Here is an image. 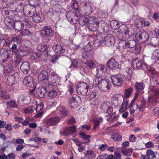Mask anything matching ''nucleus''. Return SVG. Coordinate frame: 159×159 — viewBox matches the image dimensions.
<instances>
[{
    "instance_id": "obj_1",
    "label": "nucleus",
    "mask_w": 159,
    "mask_h": 159,
    "mask_svg": "<svg viewBox=\"0 0 159 159\" xmlns=\"http://www.w3.org/2000/svg\"><path fill=\"white\" fill-rule=\"evenodd\" d=\"M86 21L88 22L87 26L90 30L96 31L98 30L100 21L97 18L93 16H90L87 19Z\"/></svg>"
},
{
    "instance_id": "obj_2",
    "label": "nucleus",
    "mask_w": 159,
    "mask_h": 159,
    "mask_svg": "<svg viewBox=\"0 0 159 159\" xmlns=\"http://www.w3.org/2000/svg\"><path fill=\"white\" fill-rule=\"evenodd\" d=\"M89 88L87 84L84 82L80 83L76 87L75 89L79 94L85 95H86Z\"/></svg>"
},
{
    "instance_id": "obj_3",
    "label": "nucleus",
    "mask_w": 159,
    "mask_h": 159,
    "mask_svg": "<svg viewBox=\"0 0 159 159\" xmlns=\"http://www.w3.org/2000/svg\"><path fill=\"white\" fill-rule=\"evenodd\" d=\"M59 79L58 76L54 74L49 75L48 79V83L45 84L46 86H55L58 82Z\"/></svg>"
},
{
    "instance_id": "obj_4",
    "label": "nucleus",
    "mask_w": 159,
    "mask_h": 159,
    "mask_svg": "<svg viewBox=\"0 0 159 159\" xmlns=\"http://www.w3.org/2000/svg\"><path fill=\"white\" fill-rule=\"evenodd\" d=\"M100 108L104 112L110 114L112 112L113 109L112 105L108 101H105L102 103Z\"/></svg>"
},
{
    "instance_id": "obj_5",
    "label": "nucleus",
    "mask_w": 159,
    "mask_h": 159,
    "mask_svg": "<svg viewBox=\"0 0 159 159\" xmlns=\"http://www.w3.org/2000/svg\"><path fill=\"white\" fill-rule=\"evenodd\" d=\"M24 84L29 87L34 88L35 82L34 79L30 75L25 76L23 80Z\"/></svg>"
},
{
    "instance_id": "obj_6",
    "label": "nucleus",
    "mask_w": 159,
    "mask_h": 159,
    "mask_svg": "<svg viewBox=\"0 0 159 159\" xmlns=\"http://www.w3.org/2000/svg\"><path fill=\"white\" fill-rule=\"evenodd\" d=\"M33 104L34 111H36L37 113L35 117H41L43 114L44 106L43 103H40L38 105L35 103H33Z\"/></svg>"
},
{
    "instance_id": "obj_7",
    "label": "nucleus",
    "mask_w": 159,
    "mask_h": 159,
    "mask_svg": "<svg viewBox=\"0 0 159 159\" xmlns=\"http://www.w3.org/2000/svg\"><path fill=\"white\" fill-rule=\"evenodd\" d=\"M28 12V14L30 16L35 13V8L33 5L30 4L24 6L23 9V16H25L26 15V13H27Z\"/></svg>"
},
{
    "instance_id": "obj_8",
    "label": "nucleus",
    "mask_w": 159,
    "mask_h": 159,
    "mask_svg": "<svg viewBox=\"0 0 159 159\" xmlns=\"http://www.w3.org/2000/svg\"><path fill=\"white\" fill-rule=\"evenodd\" d=\"M111 79L112 83L114 85L119 86L122 83V78L121 76L119 75H112L111 76Z\"/></svg>"
},
{
    "instance_id": "obj_9",
    "label": "nucleus",
    "mask_w": 159,
    "mask_h": 159,
    "mask_svg": "<svg viewBox=\"0 0 159 159\" xmlns=\"http://www.w3.org/2000/svg\"><path fill=\"white\" fill-rule=\"evenodd\" d=\"M60 120V118L58 116L53 117L47 119L45 121V124L47 127L56 125Z\"/></svg>"
},
{
    "instance_id": "obj_10",
    "label": "nucleus",
    "mask_w": 159,
    "mask_h": 159,
    "mask_svg": "<svg viewBox=\"0 0 159 159\" xmlns=\"http://www.w3.org/2000/svg\"><path fill=\"white\" fill-rule=\"evenodd\" d=\"M52 49L56 53L58 54H61L65 51L64 46L59 44L53 45L52 47Z\"/></svg>"
},
{
    "instance_id": "obj_11",
    "label": "nucleus",
    "mask_w": 159,
    "mask_h": 159,
    "mask_svg": "<svg viewBox=\"0 0 159 159\" xmlns=\"http://www.w3.org/2000/svg\"><path fill=\"white\" fill-rule=\"evenodd\" d=\"M99 89L102 91L107 92L110 88V85L109 82L104 80L98 86Z\"/></svg>"
},
{
    "instance_id": "obj_12",
    "label": "nucleus",
    "mask_w": 159,
    "mask_h": 159,
    "mask_svg": "<svg viewBox=\"0 0 159 159\" xmlns=\"http://www.w3.org/2000/svg\"><path fill=\"white\" fill-rule=\"evenodd\" d=\"M119 65L118 63L114 59L109 60L107 63V66L109 68L114 70L118 68Z\"/></svg>"
},
{
    "instance_id": "obj_13",
    "label": "nucleus",
    "mask_w": 159,
    "mask_h": 159,
    "mask_svg": "<svg viewBox=\"0 0 159 159\" xmlns=\"http://www.w3.org/2000/svg\"><path fill=\"white\" fill-rule=\"evenodd\" d=\"M66 18L70 23L75 24L76 22L78 17L74 12H70L67 14Z\"/></svg>"
},
{
    "instance_id": "obj_14",
    "label": "nucleus",
    "mask_w": 159,
    "mask_h": 159,
    "mask_svg": "<svg viewBox=\"0 0 159 159\" xmlns=\"http://www.w3.org/2000/svg\"><path fill=\"white\" fill-rule=\"evenodd\" d=\"M13 28L16 32L20 31L23 28L24 24L20 20H17L14 23Z\"/></svg>"
},
{
    "instance_id": "obj_15",
    "label": "nucleus",
    "mask_w": 159,
    "mask_h": 159,
    "mask_svg": "<svg viewBox=\"0 0 159 159\" xmlns=\"http://www.w3.org/2000/svg\"><path fill=\"white\" fill-rule=\"evenodd\" d=\"M45 84H43V87L38 89L36 92L37 93L40 98H43L47 90V87L45 86Z\"/></svg>"
},
{
    "instance_id": "obj_16",
    "label": "nucleus",
    "mask_w": 159,
    "mask_h": 159,
    "mask_svg": "<svg viewBox=\"0 0 159 159\" xmlns=\"http://www.w3.org/2000/svg\"><path fill=\"white\" fill-rule=\"evenodd\" d=\"M20 69L24 74H27L30 69L29 63L27 61L23 62L21 65Z\"/></svg>"
},
{
    "instance_id": "obj_17",
    "label": "nucleus",
    "mask_w": 159,
    "mask_h": 159,
    "mask_svg": "<svg viewBox=\"0 0 159 159\" xmlns=\"http://www.w3.org/2000/svg\"><path fill=\"white\" fill-rule=\"evenodd\" d=\"M48 72L43 70L41 71L39 75L38 80L39 81H41L45 80H48Z\"/></svg>"
},
{
    "instance_id": "obj_18",
    "label": "nucleus",
    "mask_w": 159,
    "mask_h": 159,
    "mask_svg": "<svg viewBox=\"0 0 159 159\" xmlns=\"http://www.w3.org/2000/svg\"><path fill=\"white\" fill-rule=\"evenodd\" d=\"M104 80L102 79V75H96L94 80H93V85L94 87L99 86Z\"/></svg>"
},
{
    "instance_id": "obj_19",
    "label": "nucleus",
    "mask_w": 159,
    "mask_h": 159,
    "mask_svg": "<svg viewBox=\"0 0 159 159\" xmlns=\"http://www.w3.org/2000/svg\"><path fill=\"white\" fill-rule=\"evenodd\" d=\"M104 41L106 45L110 46L114 43V37L113 36L108 35L105 37Z\"/></svg>"
},
{
    "instance_id": "obj_20",
    "label": "nucleus",
    "mask_w": 159,
    "mask_h": 159,
    "mask_svg": "<svg viewBox=\"0 0 159 159\" xmlns=\"http://www.w3.org/2000/svg\"><path fill=\"white\" fill-rule=\"evenodd\" d=\"M30 16L32 17L33 21L36 23L42 22L43 20V18L42 15L37 14L36 13L33 14V15L31 16Z\"/></svg>"
},
{
    "instance_id": "obj_21",
    "label": "nucleus",
    "mask_w": 159,
    "mask_h": 159,
    "mask_svg": "<svg viewBox=\"0 0 159 159\" xmlns=\"http://www.w3.org/2000/svg\"><path fill=\"white\" fill-rule=\"evenodd\" d=\"M132 65L134 69H139L141 68L142 64L141 61L138 59H135L132 61Z\"/></svg>"
},
{
    "instance_id": "obj_22",
    "label": "nucleus",
    "mask_w": 159,
    "mask_h": 159,
    "mask_svg": "<svg viewBox=\"0 0 159 159\" xmlns=\"http://www.w3.org/2000/svg\"><path fill=\"white\" fill-rule=\"evenodd\" d=\"M157 153V152H154L152 149L148 150L146 151V155L149 159H153L156 157Z\"/></svg>"
},
{
    "instance_id": "obj_23",
    "label": "nucleus",
    "mask_w": 159,
    "mask_h": 159,
    "mask_svg": "<svg viewBox=\"0 0 159 159\" xmlns=\"http://www.w3.org/2000/svg\"><path fill=\"white\" fill-rule=\"evenodd\" d=\"M42 31L46 37H48V35L52 32V30L49 26H45L43 27Z\"/></svg>"
},
{
    "instance_id": "obj_24",
    "label": "nucleus",
    "mask_w": 159,
    "mask_h": 159,
    "mask_svg": "<svg viewBox=\"0 0 159 159\" xmlns=\"http://www.w3.org/2000/svg\"><path fill=\"white\" fill-rule=\"evenodd\" d=\"M14 20V19L13 20H12V19H10L9 17H7L4 19V21L5 24L9 28H11L12 27H13V21Z\"/></svg>"
},
{
    "instance_id": "obj_25",
    "label": "nucleus",
    "mask_w": 159,
    "mask_h": 159,
    "mask_svg": "<svg viewBox=\"0 0 159 159\" xmlns=\"http://www.w3.org/2000/svg\"><path fill=\"white\" fill-rule=\"evenodd\" d=\"M132 71L130 68H127L125 71L124 77L126 81H129L131 78Z\"/></svg>"
},
{
    "instance_id": "obj_26",
    "label": "nucleus",
    "mask_w": 159,
    "mask_h": 159,
    "mask_svg": "<svg viewBox=\"0 0 159 159\" xmlns=\"http://www.w3.org/2000/svg\"><path fill=\"white\" fill-rule=\"evenodd\" d=\"M30 97L29 96H24L21 95L19 97V101H20L23 104H26L29 103L30 102Z\"/></svg>"
},
{
    "instance_id": "obj_27",
    "label": "nucleus",
    "mask_w": 159,
    "mask_h": 159,
    "mask_svg": "<svg viewBox=\"0 0 159 159\" xmlns=\"http://www.w3.org/2000/svg\"><path fill=\"white\" fill-rule=\"evenodd\" d=\"M121 151L122 154L126 157H129L130 156L133 152V149L132 148H129L126 149L125 148H121Z\"/></svg>"
},
{
    "instance_id": "obj_28",
    "label": "nucleus",
    "mask_w": 159,
    "mask_h": 159,
    "mask_svg": "<svg viewBox=\"0 0 159 159\" xmlns=\"http://www.w3.org/2000/svg\"><path fill=\"white\" fill-rule=\"evenodd\" d=\"M43 57L40 53L34 52L30 55V58L32 60H41Z\"/></svg>"
},
{
    "instance_id": "obj_29",
    "label": "nucleus",
    "mask_w": 159,
    "mask_h": 159,
    "mask_svg": "<svg viewBox=\"0 0 159 159\" xmlns=\"http://www.w3.org/2000/svg\"><path fill=\"white\" fill-rule=\"evenodd\" d=\"M86 66L89 68L92 69L94 68L96 66V63L93 60H89L85 62Z\"/></svg>"
},
{
    "instance_id": "obj_30",
    "label": "nucleus",
    "mask_w": 159,
    "mask_h": 159,
    "mask_svg": "<svg viewBox=\"0 0 159 159\" xmlns=\"http://www.w3.org/2000/svg\"><path fill=\"white\" fill-rule=\"evenodd\" d=\"M102 121V119L101 117H99L93 120L94 127L93 129L96 130L99 126L100 123Z\"/></svg>"
},
{
    "instance_id": "obj_31",
    "label": "nucleus",
    "mask_w": 159,
    "mask_h": 159,
    "mask_svg": "<svg viewBox=\"0 0 159 159\" xmlns=\"http://www.w3.org/2000/svg\"><path fill=\"white\" fill-rule=\"evenodd\" d=\"M0 97L2 98L6 99L9 97L7 93L4 91L0 84Z\"/></svg>"
},
{
    "instance_id": "obj_32",
    "label": "nucleus",
    "mask_w": 159,
    "mask_h": 159,
    "mask_svg": "<svg viewBox=\"0 0 159 159\" xmlns=\"http://www.w3.org/2000/svg\"><path fill=\"white\" fill-rule=\"evenodd\" d=\"M34 111L33 107V104L31 106H29L24 110V113L25 114H30L32 113Z\"/></svg>"
},
{
    "instance_id": "obj_33",
    "label": "nucleus",
    "mask_w": 159,
    "mask_h": 159,
    "mask_svg": "<svg viewBox=\"0 0 159 159\" xmlns=\"http://www.w3.org/2000/svg\"><path fill=\"white\" fill-rule=\"evenodd\" d=\"M143 36L145 38V37L148 38V35L147 33L146 32L142 33L141 32H139L136 34L135 37L137 39H143Z\"/></svg>"
},
{
    "instance_id": "obj_34",
    "label": "nucleus",
    "mask_w": 159,
    "mask_h": 159,
    "mask_svg": "<svg viewBox=\"0 0 159 159\" xmlns=\"http://www.w3.org/2000/svg\"><path fill=\"white\" fill-rule=\"evenodd\" d=\"M104 69V66L102 65H99L96 67V75H102Z\"/></svg>"
},
{
    "instance_id": "obj_35",
    "label": "nucleus",
    "mask_w": 159,
    "mask_h": 159,
    "mask_svg": "<svg viewBox=\"0 0 159 159\" xmlns=\"http://www.w3.org/2000/svg\"><path fill=\"white\" fill-rule=\"evenodd\" d=\"M111 139L114 141H120L122 140V135L120 133H117L111 136Z\"/></svg>"
},
{
    "instance_id": "obj_36",
    "label": "nucleus",
    "mask_w": 159,
    "mask_h": 159,
    "mask_svg": "<svg viewBox=\"0 0 159 159\" xmlns=\"http://www.w3.org/2000/svg\"><path fill=\"white\" fill-rule=\"evenodd\" d=\"M144 87L145 85L143 83H136L135 84V87L138 91L142 90L144 89Z\"/></svg>"
},
{
    "instance_id": "obj_37",
    "label": "nucleus",
    "mask_w": 159,
    "mask_h": 159,
    "mask_svg": "<svg viewBox=\"0 0 159 159\" xmlns=\"http://www.w3.org/2000/svg\"><path fill=\"white\" fill-rule=\"evenodd\" d=\"M151 58L155 60H158L159 59V49H156L153 52Z\"/></svg>"
},
{
    "instance_id": "obj_38",
    "label": "nucleus",
    "mask_w": 159,
    "mask_h": 159,
    "mask_svg": "<svg viewBox=\"0 0 159 159\" xmlns=\"http://www.w3.org/2000/svg\"><path fill=\"white\" fill-rule=\"evenodd\" d=\"M69 105L71 107L73 108L77 105V102L74 97H71L69 99Z\"/></svg>"
},
{
    "instance_id": "obj_39",
    "label": "nucleus",
    "mask_w": 159,
    "mask_h": 159,
    "mask_svg": "<svg viewBox=\"0 0 159 159\" xmlns=\"http://www.w3.org/2000/svg\"><path fill=\"white\" fill-rule=\"evenodd\" d=\"M70 134L72 135L73 137H75L76 135V128L75 126H72L68 127Z\"/></svg>"
},
{
    "instance_id": "obj_40",
    "label": "nucleus",
    "mask_w": 159,
    "mask_h": 159,
    "mask_svg": "<svg viewBox=\"0 0 159 159\" xmlns=\"http://www.w3.org/2000/svg\"><path fill=\"white\" fill-rule=\"evenodd\" d=\"M60 109V113L63 117H65L67 114V111L65 110V107L63 106L59 107Z\"/></svg>"
},
{
    "instance_id": "obj_41",
    "label": "nucleus",
    "mask_w": 159,
    "mask_h": 159,
    "mask_svg": "<svg viewBox=\"0 0 159 159\" xmlns=\"http://www.w3.org/2000/svg\"><path fill=\"white\" fill-rule=\"evenodd\" d=\"M83 5L85 7L84 9L88 13V14H90L91 13L92 10L90 5L89 4H88L87 3H83Z\"/></svg>"
},
{
    "instance_id": "obj_42",
    "label": "nucleus",
    "mask_w": 159,
    "mask_h": 159,
    "mask_svg": "<svg viewBox=\"0 0 159 159\" xmlns=\"http://www.w3.org/2000/svg\"><path fill=\"white\" fill-rule=\"evenodd\" d=\"M13 69V67L11 65H10L9 66L6 67L4 68V73L6 75H8L12 71Z\"/></svg>"
},
{
    "instance_id": "obj_43",
    "label": "nucleus",
    "mask_w": 159,
    "mask_h": 159,
    "mask_svg": "<svg viewBox=\"0 0 159 159\" xmlns=\"http://www.w3.org/2000/svg\"><path fill=\"white\" fill-rule=\"evenodd\" d=\"M136 42L134 40H129L127 43V48H132L136 45Z\"/></svg>"
},
{
    "instance_id": "obj_44",
    "label": "nucleus",
    "mask_w": 159,
    "mask_h": 159,
    "mask_svg": "<svg viewBox=\"0 0 159 159\" xmlns=\"http://www.w3.org/2000/svg\"><path fill=\"white\" fill-rule=\"evenodd\" d=\"M133 92V89L129 88L125 89V91L124 96L125 98H128L131 95Z\"/></svg>"
},
{
    "instance_id": "obj_45",
    "label": "nucleus",
    "mask_w": 159,
    "mask_h": 159,
    "mask_svg": "<svg viewBox=\"0 0 159 159\" xmlns=\"http://www.w3.org/2000/svg\"><path fill=\"white\" fill-rule=\"evenodd\" d=\"M47 46L45 44L38 45L37 49L38 50L42 52H44L47 48Z\"/></svg>"
},
{
    "instance_id": "obj_46",
    "label": "nucleus",
    "mask_w": 159,
    "mask_h": 159,
    "mask_svg": "<svg viewBox=\"0 0 159 159\" xmlns=\"http://www.w3.org/2000/svg\"><path fill=\"white\" fill-rule=\"evenodd\" d=\"M127 43L125 41L122 40L119 43V46L120 49H125L127 48Z\"/></svg>"
},
{
    "instance_id": "obj_47",
    "label": "nucleus",
    "mask_w": 159,
    "mask_h": 159,
    "mask_svg": "<svg viewBox=\"0 0 159 159\" xmlns=\"http://www.w3.org/2000/svg\"><path fill=\"white\" fill-rule=\"evenodd\" d=\"M7 104L9 107L17 108V106L14 101L11 100L7 101Z\"/></svg>"
},
{
    "instance_id": "obj_48",
    "label": "nucleus",
    "mask_w": 159,
    "mask_h": 159,
    "mask_svg": "<svg viewBox=\"0 0 159 159\" xmlns=\"http://www.w3.org/2000/svg\"><path fill=\"white\" fill-rule=\"evenodd\" d=\"M110 25L112 28L116 29L119 28V23L116 20H112L110 23Z\"/></svg>"
},
{
    "instance_id": "obj_49",
    "label": "nucleus",
    "mask_w": 159,
    "mask_h": 159,
    "mask_svg": "<svg viewBox=\"0 0 159 159\" xmlns=\"http://www.w3.org/2000/svg\"><path fill=\"white\" fill-rule=\"evenodd\" d=\"M15 81L13 79V76L9 75L7 79V83L8 85H12L14 83Z\"/></svg>"
},
{
    "instance_id": "obj_50",
    "label": "nucleus",
    "mask_w": 159,
    "mask_h": 159,
    "mask_svg": "<svg viewBox=\"0 0 159 159\" xmlns=\"http://www.w3.org/2000/svg\"><path fill=\"white\" fill-rule=\"evenodd\" d=\"M48 95L50 98H54L57 95V92L54 89H52L49 91L48 93Z\"/></svg>"
},
{
    "instance_id": "obj_51",
    "label": "nucleus",
    "mask_w": 159,
    "mask_h": 159,
    "mask_svg": "<svg viewBox=\"0 0 159 159\" xmlns=\"http://www.w3.org/2000/svg\"><path fill=\"white\" fill-rule=\"evenodd\" d=\"M20 34L22 36H25L26 35H30L31 34V33L28 30L25 29L23 30L21 32Z\"/></svg>"
},
{
    "instance_id": "obj_52",
    "label": "nucleus",
    "mask_w": 159,
    "mask_h": 159,
    "mask_svg": "<svg viewBox=\"0 0 159 159\" xmlns=\"http://www.w3.org/2000/svg\"><path fill=\"white\" fill-rule=\"evenodd\" d=\"M11 41L19 44L21 41V38L20 36H15L11 39Z\"/></svg>"
},
{
    "instance_id": "obj_53",
    "label": "nucleus",
    "mask_w": 159,
    "mask_h": 159,
    "mask_svg": "<svg viewBox=\"0 0 159 159\" xmlns=\"http://www.w3.org/2000/svg\"><path fill=\"white\" fill-rule=\"evenodd\" d=\"M71 64L70 67L76 68L78 64V62L76 59L71 60Z\"/></svg>"
},
{
    "instance_id": "obj_54",
    "label": "nucleus",
    "mask_w": 159,
    "mask_h": 159,
    "mask_svg": "<svg viewBox=\"0 0 159 159\" xmlns=\"http://www.w3.org/2000/svg\"><path fill=\"white\" fill-rule=\"evenodd\" d=\"M60 134L64 136H67L70 134L68 127L66 128L63 130H61L60 131Z\"/></svg>"
},
{
    "instance_id": "obj_55",
    "label": "nucleus",
    "mask_w": 159,
    "mask_h": 159,
    "mask_svg": "<svg viewBox=\"0 0 159 159\" xmlns=\"http://www.w3.org/2000/svg\"><path fill=\"white\" fill-rule=\"evenodd\" d=\"M98 91L97 90H93L90 94V97L91 98H96L98 95Z\"/></svg>"
},
{
    "instance_id": "obj_56",
    "label": "nucleus",
    "mask_w": 159,
    "mask_h": 159,
    "mask_svg": "<svg viewBox=\"0 0 159 159\" xmlns=\"http://www.w3.org/2000/svg\"><path fill=\"white\" fill-rule=\"evenodd\" d=\"M121 31L125 35L127 36L129 35V29L125 26H124Z\"/></svg>"
},
{
    "instance_id": "obj_57",
    "label": "nucleus",
    "mask_w": 159,
    "mask_h": 159,
    "mask_svg": "<svg viewBox=\"0 0 159 159\" xmlns=\"http://www.w3.org/2000/svg\"><path fill=\"white\" fill-rule=\"evenodd\" d=\"M146 106V104L145 102H143L141 105L139 106H138L137 105H136V107L138 108L140 111H143V109Z\"/></svg>"
},
{
    "instance_id": "obj_58",
    "label": "nucleus",
    "mask_w": 159,
    "mask_h": 159,
    "mask_svg": "<svg viewBox=\"0 0 159 159\" xmlns=\"http://www.w3.org/2000/svg\"><path fill=\"white\" fill-rule=\"evenodd\" d=\"M78 146L81 145V144L83 143V142H80L77 139H71Z\"/></svg>"
},
{
    "instance_id": "obj_59",
    "label": "nucleus",
    "mask_w": 159,
    "mask_h": 159,
    "mask_svg": "<svg viewBox=\"0 0 159 159\" xmlns=\"http://www.w3.org/2000/svg\"><path fill=\"white\" fill-rule=\"evenodd\" d=\"M145 146L147 148H150L154 147V144L153 143L151 142H149L145 143Z\"/></svg>"
},
{
    "instance_id": "obj_60",
    "label": "nucleus",
    "mask_w": 159,
    "mask_h": 159,
    "mask_svg": "<svg viewBox=\"0 0 159 159\" xmlns=\"http://www.w3.org/2000/svg\"><path fill=\"white\" fill-rule=\"evenodd\" d=\"M82 138L84 139V140L89 139L90 138V136L89 135H87L85 134L81 133L80 134Z\"/></svg>"
},
{
    "instance_id": "obj_61",
    "label": "nucleus",
    "mask_w": 159,
    "mask_h": 159,
    "mask_svg": "<svg viewBox=\"0 0 159 159\" xmlns=\"http://www.w3.org/2000/svg\"><path fill=\"white\" fill-rule=\"evenodd\" d=\"M18 54H17L16 55V59L15 60V62L17 63H19L22 61V57L19 56Z\"/></svg>"
},
{
    "instance_id": "obj_62",
    "label": "nucleus",
    "mask_w": 159,
    "mask_h": 159,
    "mask_svg": "<svg viewBox=\"0 0 159 159\" xmlns=\"http://www.w3.org/2000/svg\"><path fill=\"white\" fill-rule=\"evenodd\" d=\"M106 148H108V145L106 144H102L99 146V148L101 151H104Z\"/></svg>"
},
{
    "instance_id": "obj_63",
    "label": "nucleus",
    "mask_w": 159,
    "mask_h": 159,
    "mask_svg": "<svg viewBox=\"0 0 159 159\" xmlns=\"http://www.w3.org/2000/svg\"><path fill=\"white\" fill-rule=\"evenodd\" d=\"M27 52L26 51L21 50L19 51L18 52V55L21 56L23 57L25 56Z\"/></svg>"
},
{
    "instance_id": "obj_64",
    "label": "nucleus",
    "mask_w": 159,
    "mask_h": 159,
    "mask_svg": "<svg viewBox=\"0 0 159 159\" xmlns=\"http://www.w3.org/2000/svg\"><path fill=\"white\" fill-rule=\"evenodd\" d=\"M30 122V119L29 118H27L25 119L22 122V124L23 125L25 126L29 124V123Z\"/></svg>"
}]
</instances>
